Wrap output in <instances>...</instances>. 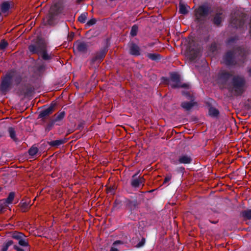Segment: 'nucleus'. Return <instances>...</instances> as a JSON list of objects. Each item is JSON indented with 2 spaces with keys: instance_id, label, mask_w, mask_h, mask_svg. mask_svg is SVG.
<instances>
[{
  "instance_id": "obj_1",
  "label": "nucleus",
  "mask_w": 251,
  "mask_h": 251,
  "mask_svg": "<svg viewBox=\"0 0 251 251\" xmlns=\"http://www.w3.org/2000/svg\"><path fill=\"white\" fill-rule=\"evenodd\" d=\"M246 88V81L243 77L235 76L233 78L229 91L233 95H241L245 91Z\"/></svg>"
},
{
  "instance_id": "obj_2",
  "label": "nucleus",
  "mask_w": 251,
  "mask_h": 251,
  "mask_svg": "<svg viewBox=\"0 0 251 251\" xmlns=\"http://www.w3.org/2000/svg\"><path fill=\"white\" fill-rule=\"evenodd\" d=\"M47 45L44 41L38 43L36 45H30L28 49L31 52L37 53L44 60H49L51 57L46 51Z\"/></svg>"
},
{
  "instance_id": "obj_3",
  "label": "nucleus",
  "mask_w": 251,
  "mask_h": 251,
  "mask_svg": "<svg viewBox=\"0 0 251 251\" xmlns=\"http://www.w3.org/2000/svg\"><path fill=\"white\" fill-rule=\"evenodd\" d=\"M242 53V50L241 49H236L233 52H227L224 57L225 63L227 65L235 64L236 63L235 61V58Z\"/></svg>"
},
{
  "instance_id": "obj_4",
  "label": "nucleus",
  "mask_w": 251,
  "mask_h": 251,
  "mask_svg": "<svg viewBox=\"0 0 251 251\" xmlns=\"http://www.w3.org/2000/svg\"><path fill=\"white\" fill-rule=\"evenodd\" d=\"M170 76L171 78L169 83L172 88H186L187 87V85L186 84L181 85L180 81V76L177 74L176 73H172L171 74Z\"/></svg>"
},
{
  "instance_id": "obj_5",
  "label": "nucleus",
  "mask_w": 251,
  "mask_h": 251,
  "mask_svg": "<svg viewBox=\"0 0 251 251\" xmlns=\"http://www.w3.org/2000/svg\"><path fill=\"white\" fill-rule=\"evenodd\" d=\"M210 10V8L205 5H202L200 6L198 9L195 10V16L196 20L200 22L202 18L206 16Z\"/></svg>"
},
{
  "instance_id": "obj_6",
  "label": "nucleus",
  "mask_w": 251,
  "mask_h": 251,
  "mask_svg": "<svg viewBox=\"0 0 251 251\" xmlns=\"http://www.w3.org/2000/svg\"><path fill=\"white\" fill-rule=\"evenodd\" d=\"M14 73H10L6 75L1 84V89L2 90L5 91L9 88L11 79L14 77Z\"/></svg>"
},
{
  "instance_id": "obj_7",
  "label": "nucleus",
  "mask_w": 251,
  "mask_h": 251,
  "mask_svg": "<svg viewBox=\"0 0 251 251\" xmlns=\"http://www.w3.org/2000/svg\"><path fill=\"white\" fill-rule=\"evenodd\" d=\"M191 161L192 159L190 156L187 155H182L179 157L178 160L172 159L171 163L175 165L178 164H189L191 163Z\"/></svg>"
},
{
  "instance_id": "obj_8",
  "label": "nucleus",
  "mask_w": 251,
  "mask_h": 251,
  "mask_svg": "<svg viewBox=\"0 0 251 251\" xmlns=\"http://www.w3.org/2000/svg\"><path fill=\"white\" fill-rule=\"evenodd\" d=\"M137 175V174L133 175L131 180V185L134 188L138 187L140 185L143 186L145 181V179L143 177L136 178V176Z\"/></svg>"
},
{
  "instance_id": "obj_9",
  "label": "nucleus",
  "mask_w": 251,
  "mask_h": 251,
  "mask_svg": "<svg viewBox=\"0 0 251 251\" xmlns=\"http://www.w3.org/2000/svg\"><path fill=\"white\" fill-rule=\"evenodd\" d=\"M74 46L78 51L82 52H85L87 49V44L82 42H76L74 44Z\"/></svg>"
},
{
  "instance_id": "obj_10",
  "label": "nucleus",
  "mask_w": 251,
  "mask_h": 251,
  "mask_svg": "<svg viewBox=\"0 0 251 251\" xmlns=\"http://www.w3.org/2000/svg\"><path fill=\"white\" fill-rule=\"evenodd\" d=\"M105 54L106 51L105 50H101L99 52H97L92 59V61L93 63L97 61L100 62L104 58Z\"/></svg>"
},
{
  "instance_id": "obj_11",
  "label": "nucleus",
  "mask_w": 251,
  "mask_h": 251,
  "mask_svg": "<svg viewBox=\"0 0 251 251\" xmlns=\"http://www.w3.org/2000/svg\"><path fill=\"white\" fill-rule=\"evenodd\" d=\"M53 110V107L50 106L49 108L41 111L39 114L40 118H44L50 114Z\"/></svg>"
},
{
  "instance_id": "obj_12",
  "label": "nucleus",
  "mask_w": 251,
  "mask_h": 251,
  "mask_svg": "<svg viewBox=\"0 0 251 251\" xmlns=\"http://www.w3.org/2000/svg\"><path fill=\"white\" fill-rule=\"evenodd\" d=\"M130 53L135 55H139V48L138 46L135 44H132L130 46Z\"/></svg>"
},
{
  "instance_id": "obj_13",
  "label": "nucleus",
  "mask_w": 251,
  "mask_h": 251,
  "mask_svg": "<svg viewBox=\"0 0 251 251\" xmlns=\"http://www.w3.org/2000/svg\"><path fill=\"white\" fill-rule=\"evenodd\" d=\"M240 216L246 220L251 219V209H247L242 211L240 213Z\"/></svg>"
},
{
  "instance_id": "obj_14",
  "label": "nucleus",
  "mask_w": 251,
  "mask_h": 251,
  "mask_svg": "<svg viewBox=\"0 0 251 251\" xmlns=\"http://www.w3.org/2000/svg\"><path fill=\"white\" fill-rule=\"evenodd\" d=\"M195 102H183L181 103V106L186 110H190L194 105Z\"/></svg>"
},
{
  "instance_id": "obj_15",
  "label": "nucleus",
  "mask_w": 251,
  "mask_h": 251,
  "mask_svg": "<svg viewBox=\"0 0 251 251\" xmlns=\"http://www.w3.org/2000/svg\"><path fill=\"white\" fill-rule=\"evenodd\" d=\"M65 113L64 111H61L56 114L54 115V119L53 121L55 123L57 121L62 120L65 117Z\"/></svg>"
},
{
  "instance_id": "obj_16",
  "label": "nucleus",
  "mask_w": 251,
  "mask_h": 251,
  "mask_svg": "<svg viewBox=\"0 0 251 251\" xmlns=\"http://www.w3.org/2000/svg\"><path fill=\"white\" fill-rule=\"evenodd\" d=\"M12 238L18 241V242L25 237V235L20 232H15L12 235Z\"/></svg>"
},
{
  "instance_id": "obj_17",
  "label": "nucleus",
  "mask_w": 251,
  "mask_h": 251,
  "mask_svg": "<svg viewBox=\"0 0 251 251\" xmlns=\"http://www.w3.org/2000/svg\"><path fill=\"white\" fill-rule=\"evenodd\" d=\"M122 244H123V242L120 240H117V241H115L113 243L112 246L111 247V248L110 250V251H119V249L117 248V245Z\"/></svg>"
},
{
  "instance_id": "obj_18",
  "label": "nucleus",
  "mask_w": 251,
  "mask_h": 251,
  "mask_svg": "<svg viewBox=\"0 0 251 251\" xmlns=\"http://www.w3.org/2000/svg\"><path fill=\"white\" fill-rule=\"evenodd\" d=\"M14 197H15L14 193L11 192L9 193L8 197L6 199L3 200V201H4L7 204L11 203H12V201H13Z\"/></svg>"
},
{
  "instance_id": "obj_19",
  "label": "nucleus",
  "mask_w": 251,
  "mask_h": 251,
  "mask_svg": "<svg viewBox=\"0 0 251 251\" xmlns=\"http://www.w3.org/2000/svg\"><path fill=\"white\" fill-rule=\"evenodd\" d=\"M10 8V5L8 2H4L1 4V10L3 13H5L8 11Z\"/></svg>"
},
{
  "instance_id": "obj_20",
  "label": "nucleus",
  "mask_w": 251,
  "mask_h": 251,
  "mask_svg": "<svg viewBox=\"0 0 251 251\" xmlns=\"http://www.w3.org/2000/svg\"><path fill=\"white\" fill-rule=\"evenodd\" d=\"M65 143V140H57L50 142V145L51 146H58Z\"/></svg>"
},
{
  "instance_id": "obj_21",
  "label": "nucleus",
  "mask_w": 251,
  "mask_h": 251,
  "mask_svg": "<svg viewBox=\"0 0 251 251\" xmlns=\"http://www.w3.org/2000/svg\"><path fill=\"white\" fill-rule=\"evenodd\" d=\"M179 12L182 14H186L188 13V10L186 6L185 5L181 3H180L179 5Z\"/></svg>"
},
{
  "instance_id": "obj_22",
  "label": "nucleus",
  "mask_w": 251,
  "mask_h": 251,
  "mask_svg": "<svg viewBox=\"0 0 251 251\" xmlns=\"http://www.w3.org/2000/svg\"><path fill=\"white\" fill-rule=\"evenodd\" d=\"M209 114L211 116L216 117L219 114V111L215 108L210 107L209 109Z\"/></svg>"
},
{
  "instance_id": "obj_23",
  "label": "nucleus",
  "mask_w": 251,
  "mask_h": 251,
  "mask_svg": "<svg viewBox=\"0 0 251 251\" xmlns=\"http://www.w3.org/2000/svg\"><path fill=\"white\" fill-rule=\"evenodd\" d=\"M18 244L19 245L24 247H27L29 246L28 240L25 238V237L22 240H20Z\"/></svg>"
},
{
  "instance_id": "obj_24",
  "label": "nucleus",
  "mask_w": 251,
  "mask_h": 251,
  "mask_svg": "<svg viewBox=\"0 0 251 251\" xmlns=\"http://www.w3.org/2000/svg\"><path fill=\"white\" fill-rule=\"evenodd\" d=\"M87 13H84L81 14L78 18V20L81 23H84L86 20Z\"/></svg>"
},
{
  "instance_id": "obj_25",
  "label": "nucleus",
  "mask_w": 251,
  "mask_h": 251,
  "mask_svg": "<svg viewBox=\"0 0 251 251\" xmlns=\"http://www.w3.org/2000/svg\"><path fill=\"white\" fill-rule=\"evenodd\" d=\"M222 21V17L220 14H217L214 18V23L215 25H219Z\"/></svg>"
},
{
  "instance_id": "obj_26",
  "label": "nucleus",
  "mask_w": 251,
  "mask_h": 251,
  "mask_svg": "<svg viewBox=\"0 0 251 251\" xmlns=\"http://www.w3.org/2000/svg\"><path fill=\"white\" fill-rule=\"evenodd\" d=\"M8 132L10 137L14 141L16 140L15 131L13 127H9L8 128Z\"/></svg>"
},
{
  "instance_id": "obj_27",
  "label": "nucleus",
  "mask_w": 251,
  "mask_h": 251,
  "mask_svg": "<svg viewBox=\"0 0 251 251\" xmlns=\"http://www.w3.org/2000/svg\"><path fill=\"white\" fill-rule=\"evenodd\" d=\"M38 151V149L37 147H32L28 151V153L30 155L34 156Z\"/></svg>"
},
{
  "instance_id": "obj_28",
  "label": "nucleus",
  "mask_w": 251,
  "mask_h": 251,
  "mask_svg": "<svg viewBox=\"0 0 251 251\" xmlns=\"http://www.w3.org/2000/svg\"><path fill=\"white\" fill-rule=\"evenodd\" d=\"M13 242L12 240L8 241L3 246L2 251H7L9 246L12 245Z\"/></svg>"
},
{
  "instance_id": "obj_29",
  "label": "nucleus",
  "mask_w": 251,
  "mask_h": 251,
  "mask_svg": "<svg viewBox=\"0 0 251 251\" xmlns=\"http://www.w3.org/2000/svg\"><path fill=\"white\" fill-rule=\"evenodd\" d=\"M138 31V26L136 25H134L131 29L130 34L132 36H135L137 35Z\"/></svg>"
},
{
  "instance_id": "obj_30",
  "label": "nucleus",
  "mask_w": 251,
  "mask_h": 251,
  "mask_svg": "<svg viewBox=\"0 0 251 251\" xmlns=\"http://www.w3.org/2000/svg\"><path fill=\"white\" fill-rule=\"evenodd\" d=\"M148 57L152 60H155L159 58V55L156 53H149L148 54Z\"/></svg>"
},
{
  "instance_id": "obj_31",
  "label": "nucleus",
  "mask_w": 251,
  "mask_h": 251,
  "mask_svg": "<svg viewBox=\"0 0 251 251\" xmlns=\"http://www.w3.org/2000/svg\"><path fill=\"white\" fill-rule=\"evenodd\" d=\"M231 75L229 74L228 73H227L226 72H222L221 74V78L223 79H228L229 77Z\"/></svg>"
},
{
  "instance_id": "obj_32",
  "label": "nucleus",
  "mask_w": 251,
  "mask_h": 251,
  "mask_svg": "<svg viewBox=\"0 0 251 251\" xmlns=\"http://www.w3.org/2000/svg\"><path fill=\"white\" fill-rule=\"evenodd\" d=\"M8 43L5 40H1L0 42V50H3L7 47Z\"/></svg>"
},
{
  "instance_id": "obj_33",
  "label": "nucleus",
  "mask_w": 251,
  "mask_h": 251,
  "mask_svg": "<svg viewBox=\"0 0 251 251\" xmlns=\"http://www.w3.org/2000/svg\"><path fill=\"white\" fill-rule=\"evenodd\" d=\"M96 20L95 19H92L88 21L87 23V25L88 26H91L96 24Z\"/></svg>"
},
{
  "instance_id": "obj_34",
  "label": "nucleus",
  "mask_w": 251,
  "mask_h": 251,
  "mask_svg": "<svg viewBox=\"0 0 251 251\" xmlns=\"http://www.w3.org/2000/svg\"><path fill=\"white\" fill-rule=\"evenodd\" d=\"M172 178V176L171 175H167L164 179L163 183H166L167 182H169Z\"/></svg>"
},
{
  "instance_id": "obj_35",
  "label": "nucleus",
  "mask_w": 251,
  "mask_h": 251,
  "mask_svg": "<svg viewBox=\"0 0 251 251\" xmlns=\"http://www.w3.org/2000/svg\"><path fill=\"white\" fill-rule=\"evenodd\" d=\"M237 22L239 23V26L242 25L243 24V22L242 21H238L237 20H233L231 22V24H232L233 25H234L236 24Z\"/></svg>"
},
{
  "instance_id": "obj_36",
  "label": "nucleus",
  "mask_w": 251,
  "mask_h": 251,
  "mask_svg": "<svg viewBox=\"0 0 251 251\" xmlns=\"http://www.w3.org/2000/svg\"><path fill=\"white\" fill-rule=\"evenodd\" d=\"M145 243V239H142V240L138 243V247H141L142 246H143L144 244Z\"/></svg>"
},
{
  "instance_id": "obj_37",
  "label": "nucleus",
  "mask_w": 251,
  "mask_h": 251,
  "mask_svg": "<svg viewBox=\"0 0 251 251\" xmlns=\"http://www.w3.org/2000/svg\"><path fill=\"white\" fill-rule=\"evenodd\" d=\"M14 249L16 250V251H24V249L22 248L19 247L17 245L14 246Z\"/></svg>"
},
{
  "instance_id": "obj_38",
  "label": "nucleus",
  "mask_w": 251,
  "mask_h": 251,
  "mask_svg": "<svg viewBox=\"0 0 251 251\" xmlns=\"http://www.w3.org/2000/svg\"><path fill=\"white\" fill-rule=\"evenodd\" d=\"M73 36H74V34L73 33H71V34L70 35V36L69 37V38L70 39V40L72 39Z\"/></svg>"
},
{
  "instance_id": "obj_39",
  "label": "nucleus",
  "mask_w": 251,
  "mask_h": 251,
  "mask_svg": "<svg viewBox=\"0 0 251 251\" xmlns=\"http://www.w3.org/2000/svg\"><path fill=\"white\" fill-rule=\"evenodd\" d=\"M211 223H213V224H216L218 223V221H210Z\"/></svg>"
},
{
  "instance_id": "obj_40",
  "label": "nucleus",
  "mask_w": 251,
  "mask_h": 251,
  "mask_svg": "<svg viewBox=\"0 0 251 251\" xmlns=\"http://www.w3.org/2000/svg\"><path fill=\"white\" fill-rule=\"evenodd\" d=\"M48 24H49V25H50L51 24V22L50 21H48Z\"/></svg>"
},
{
  "instance_id": "obj_41",
  "label": "nucleus",
  "mask_w": 251,
  "mask_h": 251,
  "mask_svg": "<svg viewBox=\"0 0 251 251\" xmlns=\"http://www.w3.org/2000/svg\"><path fill=\"white\" fill-rule=\"evenodd\" d=\"M82 0H77V2H80L81 1H82Z\"/></svg>"
},
{
  "instance_id": "obj_42",
  "label": "nucleus",
  "mask_w": 251,
  "mask_h": 251,
  "mask_svg": "<svg viewBox=\"0 0 251 251\" xmlns=\"http://www.w3.org/2000/svg\"><path fill=\"white\" fill-rule=\"evenodd\" d=\"M52 9H53V7H51L50 9V11L52 10Z\"/></svg>"
},
{
  "instance_id": "obj_43",
  "label": "nucleus",
  "mask_w": 251,
  "mask_h": 251,
  "mask_svg": "<svg viewBox=\"0 0 251 251\" xmlns=\"http://www.w3.org/2000/svg\"><path fill=\"white\" fill-rule=\"evenodd\" d=\"M235 27H238V26L235 25Z\"/></svg>"
},
{
  "instance_id": "obj_44",
  "label": "nucleus",
  "mask_w": 251,
  "mask_h": 251,
  "mask_svg": "<svg viewBox=\"0 0 251 251\" xmlns=\"http://www.w3.org/2000/svg\"><path fill=\"white\" fill-rule=\"evenodd\" d=\"M1 187H0V191H1Z\"/></svg>"
}]
</instances>
